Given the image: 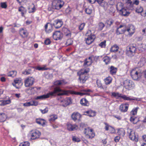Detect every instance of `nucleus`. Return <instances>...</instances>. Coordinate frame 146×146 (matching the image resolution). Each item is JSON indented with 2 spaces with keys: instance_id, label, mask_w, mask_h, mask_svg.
Instances as JSON below:
<instances>
[{
  "instance_id": "obj_31",
  "label": "nucleus",
  "mask_w": 146,
  "mask_h": 146,
  "mask_svg": "<svg viewBox=\"0 0 146 146\" xmlns=\"http://www.w3.org/2000/svg\"><path fill=\"white\" fill-rule=\"evenodd\" d=\"M116 8L117 10L120 12L123 9L125 8L123 7V5L121 3H119L117 4V5Z\"/></svg>"
},
{
  "instance_id": "obj_11",
  "label": "nucleus",
  "mask_w": 146,
  "mask_h": 146,
  "mask_svg": "<svg viewBox=\"0 0 146 146\" xmlns=\"http://www.w3.org/2000/svg\"><path fill=\"white\" fill-rule=\"evenodd\" d=\"M123 84L126 88L128 90H130L135 86L134 83L131 81L128 80L125 81Z\"/></svg>"
},
{
  "instance_id": "obj_34",
  "label": "nucleus",
  "mask_w": 146,
  "mask_h": 146,
  "mask_svg": "<svg viewBox=\"0 0 146 146\" xmlns=\"http://www.w3.org/2000/svg\"><path fill=\"white\" fill-rule=\"evenodd\" d=\"M130 120L131 122H133L134 124H136L138 121L137 118L136 117H131Z\"/></svg>"
},
{
  "instance_id": "obj_17",
  "label": "nucleus",
  "mask_w": 146,
  "mask_h": 146,
  "mask_svg": "<svg viewBox=\"0 0 146 146\" xmlns=\"http://www.w3.org/2000/svg\"><path fill=\"white\" fill-rule=\"evenodd\" d=\"M61 102H62V106L66 107L71 103V99L70 98H67L65 100L61 101Z\"/></svg>"
},
{
  "instance_id": "obj_32",
  "label": "nucleus",
  "mask_w": 146,
  "mask_h": 146,
  "mask_svg": "<svg viewBox=\"0 0 146 146\" xmlns=\"http://www.w3.org/2000/svg\"><path fill=\"white\" fill-rule=\"evenodd\" d=\"M10 100H1L0 101V105L4 106L7 104H9L10 103Z\"/></svg>"
},
{
  "instance_id": "obj_56",
  "label": "nucleus",
  "mask_w": 146,
  "mask_h": 146,
  "mask_svg": "<svg viewBox=\"0 0 146 146\" xmlns=\"http://www.w3.org/2000/svg\"><path fill=\"white\" fill-rule=\"evenodd\" d=\"M20 33L21 35L23 34L25 36H27V33L26 31H24L23 29H22V30L21 31Z\"/></svg>"
},
{
  "instance_id": "obj_47",
  "label": "nucleus",
  "mask_w": 146,
  "mask_h": 146,
  "mask_svg": "<svg viewBox=\"0 0 146 146\" xmlns=\"http://www.w3.org/2000/svg\"><path fill=\"white\" fill-rule=\"evenodd\" d=\"M99 29L101 31L105 26L104 24L102 22H100L98 24Z\"/></svg>"
},
{
  "instance_id": "obj_14",
  "label": "nucleus",
  "mask_w": 146,
  "mask_h": 146,
  "mask_svg": "<svg viewBox=\"0 0 146 146\" xmlns=\"http://www.w3.org/2000/svg\"><path fill=\"white\" fill-rule=\"evenodd\" d=\"M63 24V22L61 19H57L54 21L53 25L56 29L60 28Z\"/></svg>"
},
{
  "instance_id": "obj_21",
  "label": "nucleus",
  "mask_w": 146,
  "mask_h": 146,
  "mask_svg": "<svg viewBox=\"0 0 146 146\" xmlns=\"http://www.w3.org/2000/svg\"><path fill=\"white\" fill-rule=\"evenodd\" d=\"M80 104L83 106H88L89 105L88 102L85 98L81 99L80 101Z\"/></svg>"
},
{
  "instance_id": "obj_2",
  "label": "nucleus",
  "mask_w": 146,
  "mask_h": 146,
  "mask_svg": "<svg viewBox=\"0 0 146 146\" xmlns=\"http://www.w3.org/2000/svg\"><path fill=\"white\" fill-rule=\"evenodd\" d=\"M64 2L62 0H54L52 2L51 7H49L48 10L49 11H53L54 10H59L64 5Z\"/></svg>"
},
{
  "instance_id": "obj_8",
  "label": "nucleus",
  "mask_w": 146,
  "mask_h": 146,
  "mask_svg": "<svg viewBox=\"0 0 146 146\" xmlns=\"http://www.w3.org/2000/svg\"><path fill=\"white\" fill-rule=\"evenodd\" d=\"M141 72L135 70H132L131 72V75L134 80H137L141 76Z\"/></svg>"
},
{
  "instance_id": "obj_10",
  "label": "nucleus",
  "mask_w": 146,
  "mask_h": 146,
  "mask_svg": "<svg viewBox=\"0 0 146 146\" xmlns=\"http://www.w3.org/2000/svg\"><path fill=\"white\" fill-rule=\"evenodd\" d=\"M35 79L32 77H29L27 78L25 80V85L26 87H29L32 86L34 84Z\"/></svg>"
},
{
  "instance_id": "obj_12",
  "label": "nucleus",
  "mask_w": 146,
  "mask_h": 146,
  "mask_svg": "<svg viewBox=\"0 0 146 146\" xmlns=\"http://www.w3.org/2000/svg\"><path fill=\"white\" fill-rule=\"evenodd\" d=\"M23 84L21 78H16L14 80V82L12 83L13 85L17 89H19Z\"/></svg>"
},
{
  "instance_id": "obj_6",
  "label": "nucleus",
  "mask_w": 146,
  "mask_h": 146,
  "mask_svg": "<svg viewBox=\"0 0 146 146\" xmlns=\"http://www.w3.org/2000/svg\"><path fill=\"white\" fill-rule=\"evenodd\" d=\"M93 129H90L89 127L87 128H85V131H84V133L86 135L87 138L90 139H92L95 136V134L93 132Z\"/></svg>"
},
{
  "instance_id": "obj_29",
  "label": "nucleus",
  "mask_w": 146,
  "mask_h": 146,
  "mask_svg": "<svg viewBox=\"0 0 146 146\" xmlns=\"http://www.w3.org/2000/svg\"><path fill=\"white\" fill-rule=\"evenodd\" d=\"M117 68L111 66L110 68V72L111 74L112 75L115 74L117 71Z\"/></svg>"
},
{
  "instance_id": "obj_64",
  "label": "nucleus",
  "mask_w": 146,
  "mask_h": 146,
  "mask_svg": "<svg viewBox=\"0 0 146 146\" xmlns=\"http://www.w3.org/2000/svg\"><path fill=\"white\" fill-rule=\"evenodd\" d=\"M120 139V137L119 136H117L115 137V138H114V141L115 142H117L119 141Z\"/></svg>"
},
{
  "instance_id": "obj_55",
  "label": "nucleus",
  "mask_w": 146,
  "mask_h": 146,
  "mask_svg": "<svg viewBox=\"0 0 146 146\" xmlns=\"http://www.w3.org/2000/svg\"><path fill=\"white\" fill-rule=\"evenodd\" d=\"M49 24V23H48L47 24H46L45 25V27H44L45 30V31L46 32H48L49 33V32H50L51 31V29H49L48 31L47 30V27H48V24Z\"/></svg>"
},
{
  "instance_id": "obj_16",
  "label": "nucleus",
  "mask_w": 146,
  "mask_h": 146,
  "mask_svg": "<svg viewBox=\"0 0 146 146\" xmlns=\"http://www.w3.org/2000/svg\"><path fill=\"white\" fill-rule=\"evenodd\" d=\"M78 129V126L76 124L72 125L70 123H69L67 125V129L70 131H75Z\"/></svg>"
},
{
  "instance_id": "obj_7",
  "label": "nucleus",
  "mask_w": 146,
  "mask_h": 146,
  "mask_svg": "<svg viewBox=\"0 0 146 146\" xmlns=\"http://www.w3.org/2000/svg\"><path fill=\"white\" fill-rule=\"evenodd\" d=\"M91 31L89 30L86 34V36H88V37L85 38L86 42V44L88 45H89L92 43L94 40L95 37L94 35L91 34Z\"/></svg>"
},
{
  "instance_id": "obj_9",
  "label": "nucleus",
  "mask_w": 146,
  "mask_h": 146,
  "mask_svg": "<svg viewBox=\"0 0 146 146\" xmlns=\"http://www.w3.org/2000/svg\"><path fill=\"white\" fill-rule=\"evenodd\" d=\"M127 53H130V56H133L135 53L136 48L135 45L131 44L127 46Z\"/></svg>"
},
{
  "instance_id": "obj_19",
  "label": "nucleus",
  "mask_w": 146,
  "mask_h": 146,
  "mask_svg": "<svg viewBox=\"0 0 146 146\" xmlns=\"http://www.w3.org/2000/svg\"><path fill=\"white\" fill-rule=\"evenodd\" d=\"M128 104H122L121 105L119 108L120 110L122 112H126L128 109Z\"/></svg>"
},
{
  "instance_id": "obj_51",
  "label": "nucleus",
  "mask_w": 146,
  "mask_h": 146,
  "mask_svg": "<svg viewBox=\"0 0 146 146\" xmlns=\"http://www.w3.org/2000/svg\"><path fill=\"white\" fill-rule=\"evenodd\" d=\"M72 140L73 141L77 142H79L81 141L80 139L78 137H75V136H73L72 137Z\"/></svg>"
},
{
  "instance_id": "obj_5",
  "label": "nucleus",
  "mask_w": 146,
  "mask_h": 146,
  "mask_svg": "<svg viewBox=\"0 0 146 146\" xmlns=\"http://www.w3.org/2000/svg\"><path fill=\"white\" fill-rule=\"evenodd\" d=\"M127 133L129 138L132 140L137 142L138 141V136L135 132L131 129H128Z\"/></svg>"
},
{
  "instance_id": "obj_41",
  "label": "nucleus",
  "mask_w": 146,
  "mask_h": 146,
  "mask_svg": "<svg viewBox=\"0 0 146 146\" xmlns=\"http://www.w3.org/2000/svg\"><path fill=\"white\" fill-rule=\"evenodd\" d=\"M121 98L125 100H135L134 99L131 98L129 97H127L126 96H125V95H123V96L121 95Z\"/></svg>"
},
{
  "instance_id": "obj_46",
  "label": "nucleus",
  "mask_w": 146,
  "mask_h": 146,
  "mask_svg": "<svg viewBox=\"0 0 146 146\" xmlns=\"http://www.w3.org/2000/svg\"><path fill=\"white\" fill-rule=\"evenodd\" d=\"M36 69L38 70H47L48 69V68H46L45 66L41 67L39 66H38L36 67Z\"/></svg>"
},
{
  "instance_id": "obj_36",
  "label": "nucleus",
  "mask_w": 146,
  "mask_h": 146,
  "mask_svg": "<svg viewBox=\"0 0 146 146\" xmlns=\"http://www.w3.org/2000/svg\"><path fill=\"white\" fill-rule=\"evenodd\" d=\"M17 74V72L15 71H12L8 73V76H9L14 77Z\"/></svg>"
},
{
  "instance_id": "obj_26",
  "label": "nucleus",
  "mask_w": 146,
  "mask_h": 146,
  "mask_svg": "<svg viewBox=\"0 0 146 146\" xmlns=\"http://www.w3.org/2000/svg\"><path fill=\"white\" fill-rule=\"evenodd\" d=\"M44 121V119H36V121L37 123L42 126L44 125L45 124Z\"/></svg>"
},
{
  "instance_id": "obj_57",
  "label": "nucleus",
  "mask_w": 146,
  "mask_h": 146,
  "mask_svg": "<svg viewBox=\"0 0 146 146\" xmlns=\"http://www.w3.org/2000/svg\"><path fill=\"white\" fill-rule=\"evenodd\" d=\"M1 7L3 8L6 9L7 7V5L5 3H1Z\"/></svg>"
},
{
  "instance_id": "obj_53",
  "label": "nucleus",
  "mask_w": 146,
  "mask_h": 146,
  "mask_svg": "<svg viewBox=\"0 0 146 146\" xmlns=\"http://www.w3.org/2000/svg\"><path fill=\"white\" fill-rule=\"evenodd\" d=\"M40 111L42 114H44L48 112V108L47 107H46L43 110L40 109Z\"/></svg>"
},
{
  "instance_id": "obj_43",
  "label": "nucleus",
  "mask_w": 146,
  "mask_h": 146,
  "mask_svg": "<svg viewBox=\"0 0 146 146\" xmlns=\"http://www.w3.org/2000/svg\"><path fill=\"white\" fill-rule=\"evenodd\" d=\"M57 118V115H54L52 116L49 119V120L50 122L54 121Z\"/></svg>"
},
{
  "instance_id": "obj_61",
  "label": "nucleus",
  "mask_w": 146,
  "mask_h": 146,
  "mask_svg": "<svg viewBox=\"0 0 146 146\" xmlns=\"http://www.w3.org/2000/svg\"><path fill=\"white\" fill-rule=\"evenodd\" d=\"M85 124L83 123H81L80 125V128L81 130H82L83 128H85Z\"/></svg>"
},
{
  "instance_id": "obj_58",
  "label": "nucleus",
  "mask_w": 146,
  "mask_h": 146,
  "mask_svg": "<svg viewBox=\"0 0 146 146\" xmlns=\"http://www.w3.org/2000/svg\"><path fill=\"white\" fill-rule=\"evenodd\" d=\"M104 124L106 125L105 129L106 130L108 131L109 130V127L112 128V127L111 126H109L107 123H104Z\"/></svg>"
},
{
  "instance_id": "obj_63",
  "label": "nucleus",
  "mask_w": 146,
  "mask_h": 146,
  "mask_svg": "<svg viewBox=\"0 0 146 146\" xmlns=\"http://www.w3.org/2000/svg\"><path fill=\"white\" fill-rule=\"evenodd\" d=\"M23 106H31V102H27L23 104Z\"/></svg>"
},
{
  "instance_id": "obj_18",
  "label": "nucleus",
  "mask_w": 146,
  "mask_h": 146,
  "mask_svg": "<svg viewBox=\"0 0 146 146\" xmlns=\"http://www.w3.org/2000/svg\"><path fill=\"white\" fill-rule=\"evenodd\" d=\"M104 0H96V1L101 6H102L105 10H106L108 8V5L107 3L104 2V5L102 4L103 3V1Z\"/></svg>"
},
{
  "instance_id": "obj_3",
  "label": "nucleus",
  "mask_w": 146,
  "mask_h": 146,
  "mask_svg": "<svg viewBox=\"0 0 146 146\" xmlns=\"http://www.w3.org/2000/svg\"><path fill=\"white\" fill-rule=\"evenodd\" d=\"M126 31L129 33V34L130 35H132L134 33V31H131L130 28H128L125 25H120L117 28L116 31V33L117 35L121 34L124 33Z\"/></svg>"
},
{
  "instance_id": "obj_59",
  "label": "nucleus",
  "mask_w": 146,
  "mask_h": 146,
  "mask_svg": "<svg viewBox=\"0 0 146 146\" xmlns=\"http://www.w3.org/2000/svg\"><path fill=\"white\" fill-rule=\"evenodd\" d=\"M44 42L45 44L48 45L50 43L51 41L50 39L48 38L45 40Z\"/></svg>"
},
{
  "instance_id": "obj_62",
  "label": "nucleus",
  "mask_w": 146,
  "mask_h": 146,
  "mask_svg": "<svg viewBox=\"0 0 146 146\" xmlns=\"http://www.w3.org/2000/svg\"><path fill=\"white\" fill-rule=\"evenodd\" d=\"M31 106H36L37 105L38 103L36 102L35 101H32L31 102Z\"/></svg>"
},
{
  "instance_id": "obj_35",
  "label": "nucleus",
  "mask_w": 146,
  "mask_h": 146,
  "mask_svg": "<svg viewBox=\"0 0 146 146\" xmlns=\"http://www.w3.org/2000/svg\"><path fill=\"white\" fill-rule=\"evenodd\" d=\"M117 133L119 135L123 136L125 134V131L123 128H121L119 129Z\"/></svg>"
},
{
  "instance_id": "obj_40",
  "label": "nucleus",
  "mask_w": 146,
  "mask_h": 146,
  "mask_svg": "<svg viewBox=\"0 0 146 146\" xmlns=\"http://www.w3.org/2000/svg\"><path fill=\"white\" fill-rule=\"evenodd\" d=\"M85 12L88 15H90L92 12V9L89 7L86 8L85 10Z\"/></svg>"
},
{
  "instance_id": "obj_44",
  "label": "nucleus",
  "mask_w": 146,
  "mask_h": 146,
  "mask_svg": "<svg viewBox=\"0 0 146 146\" xmlns=\"http://www.w3.org/2000/svg\"><path fill=\"white\" fill-rule=\"evenodd\" d=\"M139 107H137L135 109H133L130 112L131 114L133 115H135L136 114Z\"/></svg>"
},
{
  "instance_id": "obj_33",
  "label": "nucleus",
  "mask_w": 146,
  "mask_h": 146,
  "mask_svg": "<svg viewBox=\"0 0 146 146\" xmlns=\"http://www.w3.org/2000/svg\"><path fill=\"white\" fill-rule=\"evenodd\" d=\"M114 21L112 19H110L106 20V24L107 25V27H110L111 25L113 24Z\"/></svg>"
},
{
  "instance_id": "obj_37",
  "label": "nucleus",
  "mask_w": 146,
  "mask_h": 146,
  "mask_svg": "<svg viewBox=\"0 0 146 146\" xmlns=\"http://www.w3.org/2000/svg\"><path fill=\"white\" fill-rule=\"evenodd\" d=\"M103 61L106 64H107L110 62V58L107 56H105L103 58Z\"/></svg>"
},
{
  "instance_id": "obj_52",
  "label": "nucleus",
  "mask_w": 146,
  "mask_h": 146,
  "mask_svg": "<svg viewBox=\"0 0 146 146\" xmlns=\"http://www.w3.org/2000/svg\"><path fill=\"white\" fill-rule=\"evenodd\" d=\"M85 24L84 23L81 24L79 27V29L80 31H82L83 29Z\"/></svg>"
},
{
  "instance_id": "obj_13",
  "label": "nucleus",
  "mask_w": 146,
  "mask_h": 146,
  "mask_svg": "<svg viewBox=\"0 0 146 146\" xmlns=\"http://www.w3.org/2000/svg\"><path fill=\"white\" fill-rule=\"evenodd\" d=\"M63 37L62 34L60 31H56L53 33V38L55 40L61 39Z\"/></svg>"
},
{
  "instance_id": "obj_48",
  "label": "nucleus",
  "mask_w": 146,
  "mask_h": 146,
  "mask_svg": "<svg viewBox=\"0 0 146 146\" xmlns=\"http://www.w3.org/2000/svg\"><path fill=\"white\" fill-rule=\"evenodd\" d=\"M98 57L97 56H94V55H92L89 57L88 59L90 60H92L93 61V60H95L96 58V59H98Z\"/></svg>"
},
{
  "instance_id": "obj_50",
  "label": "nucleus",
  "mask_w": 146,
  "mask_h": 146,
  "mask_svg": "<svg viewBox=\"0 0 146 146\" xmlns=\"http://www.w3.org/2000/svg\"><path fill=\"white\" fill-rule=\"evenodd\" d=\"M96 83L98 87L100 88L101 89H104L102 85V84L100 81H98V80H97L96 81Z\"/></svg>"
},
{
  "instance_id": "obj_49",
  "label": "nucleus",
  "mask_w": 146,
  "mask_h": 146,
  "mask_svg": "<svg viewBox=\"0 0 146 146\" xmlns=\"http://www.w3.org/2000/svg\"><path fill=\"white\" fill-rule=\"evenodd\" d=\"M106 40H104L103 41L101 42L99 44V46H101L102 48L105 47L106 45Z\"/></svg>"
},
{
  "instance_id": "obj_25",
  "label": "nucleus",
  "mask_w": 146,
  "mask_h": 146,
  "mask_svg": "<svg viewBox=\"0 0 146 146\" xmlns=\"http://www.w3.org/2000/svg\"><path fill=\"white\" fill-rule=\"evenodd\" d=\"M85 113L88 114V115L90 117H94L96 115V112L91 110L86 111L85 112Z\"/></svg>"
},
{
  "instance_id": "obj_15",
  "label": "nucleus",
  "mask_w": 146,
  "mask_h": 146,
  "mask_svg": "<svg viewBox=\"0 0 146 146\" xmlns=\"http://www.w3.org/2000/svg\"><path fill=\"white\" fill-rule=\"evenodd\" d=\"M71 118L73 120L75 121L76 120L78 121H80V118H81V115L78 112H74L71 115Z\"/></svg>"
},
{
  "instance_id": "obj_23",
  "label": "nucleus",
  "mask_w": 146,
  "mask_h": 146,
  "mask_svg": "<svg viewBox=\"0 0 146 146\" xmlns=\"http://www.w3.org/2000/svg\"><path fill=\"white\" fill-rule=\"evenodd\" d=\"M7 118V115L4 113H0V122L5 121Z\"/></svg>"
},
{
  "instance_id": "obj_22",
  "label": "nucleus",
  "mask_w": 146,
  "mask_h": 146,
  "mask_svg": "<svg viewBox=\"0 0 146 146\" xmlns=\"http://www.w3.org/2000/svg\"><path fill=\"white\" fill-rule=\"evenodd\" d=\"M120 13H121L122 16L125 17L128 16L130 14V12L127 11L125 8L123 9L121 11Z\"/></svg>"
},
{
  "instance_id": "obj_60",
  "label": "nucleus",
  "mask_w": 146,
  "mask_h": 146,
  "mask_svg": "<svg viewBox=\"0 0 146 146\" xmlns=\"http://www.w3.org/2000/svg\"><path fill=\"white\" fill-rule=\"evenodd\" d=\"M141 56V54L140 53L137 54L135 55V58L136 60L139 59L140 58Z\"/></svg>"
},
{
  "instance_id": "obj_20",
  "label": "nucleus",
  "mask_w": 146,
  "mask_h": 146,
  "mask_svg": "<svg viewBox=\"0 0 146 146\" xmlns=\"http://www.w3.org/2000/svg\"><path fill=\"white\" fill-rule=\"evenodd\" d=\"M41 134V133L38 131H36L35 132L33 133L31 135V136L32 138L31 139H35L36 138L39 137V136Z\"/></svg>"
},
{
  "instance_id": "obj_54",
  "label": "nucleus",
  "mask_w": 146,
  "mask_h": 146,
  "mask_svg": "<svg viewBox=\"0 0 146 146\" xmlns=\"http://www.w3.org/2000/svg\"><path fill=\"white\" fill-rule=\"evenodd\" d=\"M72 93L73 94L80 95L81 96H83V95L84 94L83 93H80L79 92H76L74 91H72Z\"/></svg>"
},
{
  "instance_id": "obj_38",
  "label": "nucleus",
  "mask_w": 146,
  "mask_h": 146,
  "mask_svg": "<svg viewBox=\"0 0 146 146\" xmlns=\"http://www.w3.org/2000/svg\"><path fill=\"white\" fill-rule=\"evenodd\" d=\"M119 48L118 46L116 45H114L113 46L111 47L110 51L112 52H115Z\"/></svg>"
},
{
  "instance_id": "obj_39",
  "label": "nucleus",
  "mask_w": 146,
  "mask_h": 146,
  "mask_svg": "<svg viewBox=\"0 0 146 146\" xmlns=\"http://www.w3.org/2000/svg\"><path fill=\"white\" fill-rule=\"evenodd\" d=\"M112 96L113 97L116 98H121V94H119L118 93H115L113 92L111 93Z\"/></svg>"
},
{
  "instance_id": "obj_4",
  "label": "nucleus",
  "mask_w": 146,
  "mask_h": 146,
  "mask_svg": "<svg viewBox=\"0 0 146 146\" xmlns=\"http://www.w3.org/2000/svg\"><path fill=\"white\" fill-rule=\"evenodd\" d=\"M89 72V69H85L77 72L78 75L79 76V80L81 83L83 84L85 83L88 79V77L86 74Z\"/></svg>"
},
{
  "instance_id": "obj_1",
  "label": "nucleus",
  "mask_w": 146,
  "mask_h": 146,
  "mask_svg": "<svg viewBox=\"0 0 146 146\" xmlns=\"http://www.w3.org/2000/svg\"><path fill=\"white\" fill-rule=\"evenodd\" d=\"M69 91L63 90L60 88L56 87L54 88L53 91L49 92L46 94H44L37 96L36 99H43L49 97H55L56 96H60L64 95H68L69 93Z\"/></svg>"
},
{
  "instance_id": "obj_24",
  "label": "nucleus",
  "mask_w": 146,
  "mask_h": 146,
  "mask_svg": "<svg viewBox=\"0 0 146 146\" xmlns=\"http://www.w3.org/2000/svg\"><path fill=\"white\" fill-rule=\"evenodd\" d=\"M145 63V58H141L140 60L138 63V65L139 67L143 66Z\"/></svg>"
},
{
  "instance_id": "obj_30",
  "label": "nucleus",
  "mask_w": 146,
  "mask_h": 146,
  "mask_svg": "<svg viewBox=\"0 0 146 146\" xmlns=\"http://www.w3.org/2000/svg\"><path fill=\"white\" fill-rule=\"evenodd\" d=\"M112 78L110 77H108L105 78L104 81L105 84L108 85L110 84L112 82Z\"/></svg>"
},
{
  "instance_id": "obj_42",
  "label": "nucleus",
  "mask_w": 146,
  "mask_h": 146,
  "mask_svg": "<svg viewBox=\"0 0 146 146\" xmlns=\"http://www.w3.org/2000/svg\"><path fill=\"white\" fill-rule=\"evenodd\" d=\"M37 90V88L36 87H32L31 88H29L28 89H27V90H30L32 93H34L36 92V90Z\"/></svg>"
},
{
  "instance_id": "obj_45",
  "label": "nucleus",
  "mask_w": 146,
  "mask_h": 146,
  "mask_svg": "<svg viewBox=\"0 0 146 146\" xmlns=\"http://www.w3.org/2000/svg\"><path fill=\"white\" fill-rule=\"evenodd\" d=\"M143 10V9L142 7L140 6L139 7H137L136 10V12L138 13H141L142 12Z\"/></svg>"
},
{
  "instance_id": "obj_28",
  "label": "nucleus",
  "mask_w": 146,
  "mask_h": 146,
  "mask_svg": "<svg viewBox=\"0 0 146 146\" xmlns=\"http://www.w3.org/2000/svg\"><path fill=\"white\" fill-rule=\"evenodd\" d=\"M66 82H65L63 80H57L54 82V85L56 86H59L61 85H64L66 84Z\"/></svg>"
},
{
  "instance_id": "obj_27",
  "label": "nucleus",
  "mask_w": 146,
  "mask_h": 146,
  "mask_svg": "<svg viewBox=\"0 0 146 146\" xmlns=\"http://www.w3.org/2000/svg\"><path fill=\"white\" fill-rule=\"evenodd\" d=\"M92 62L93 61L92 60L88 61V59L86 58L84 60L83 65L85 67H87L91 65Z\"/></svg>"
}]
</instances>
